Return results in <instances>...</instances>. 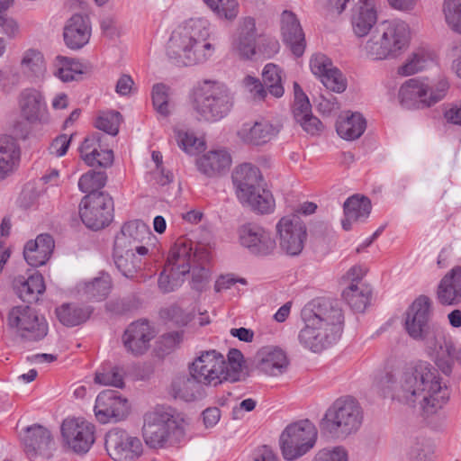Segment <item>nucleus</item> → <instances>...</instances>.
Returning <instances> with one entry per match:
<instances>
[{"mask_svg": "<svg viewBox=\"0 0 461 461\" xmlns=\"http://www.w3.org/2000/svg\"><path fill=\"white\" fill-rule=\"evenodd\" d=\"M65 443L77 454H86L95 442V426L79 419H66L61 425Z\"/></svg>", "mask_w": 461, "mask_h": 461, "instance_id": "19", "label": "nucleus"}, {"mask_svg": "<svg viewBox=\"0 0 461 461\" xmlns=\"http://www.w3.org/2000/svg\"><path fill=\"white\" fill-rule=\"evenodd\" d=\"M293 113L295 121L312 114V105L307 96L294 100Z\"/></svg>", "mask_w": 461, "mask_h": 461, "instance_id": "62", "label": "nucleus"}, {"mask_svg": "<svg viewBox=\"0 0 461 461\" xmlns=\"http://www.w3.org/2000/svg\"><path fill=\"white\" fill-rule=\"evenodd\" d=\"M376 12L372 6H357L353 12L351 23L355 34L366 36L376 23Z\"/></svg>", "mask_w": 461, "mask_h": 461, "instance_id": "40", "label": "nucleus"}, {"mask_svg": "<svg viewBox=\"0 0 461 461\" xmlns=\"http://www.w3.org/2000/svg\"><path fill=\"white\" fill-rule=\"evenodd\" d=\"M231 178L238 199H248V194L260 185L261 174L257 167L243 163L235 167Z\"/></svg>", "mask_w": 461, "mask_h": 461, "instance_id": "29", "label": "nucleus"}, {"mask_svg": "<svg viewBox=\"0 0 461 461\" xmlns=\"http://www.w3.org/2000/svg\"><path fill=\"white\" fill-rule=\"evenodd\" d=\"M225 357L214 349L202 351L188 365V372L203 386H217L227 381Z\"/></svg>", "mask_w": 461, "mask_h": 461, "instance_id": "13", "label": "nucleus"}, {"mask_svg": "<svg viewBox=\"0 0 461 461\" xmlns=\"http://www.w3.org/2000/svg\"><path fill=\"white\" fill-rule=\"evenodd\" d=\"M304 327L298 334L300 344L312 352H321L337 340L342 330L343 314L330 299L317 298L302 310Z\"/></svg>", "mask_w": 461, "mask_h": 461, "instance_id": "2", "label": "nucleus"}, {"mask_svg": "<svg viewBox=\"0 0 461 461\" xmlns=\"http://www.w3.org/2000/svg\"><path fill=\"white\" fill-rule=\"evenodd\" d=\"M214 13L221 18L232 21L238 16L239 3L237 0H221Z\"/></svg>", "mask_w": 461, "mask_h": 461, "instance_id": "56", "label": "nucleus"}, {"mask_svg": "<svg viewBox=\"0 0 461 461\" xmlns=\"http://www.w3.org/2000/svg\"><path fill=\"white\" fill-rule=\"evenodd\" d=\"M282 70L273 63L265 66L262 72V80L267 91L275 97H281L285 89L282 84Z\"/></svg>", "mask_w": 461, "mask_h": 461, "instance_id": "43", "label": "nucleus"}, {"mask_svg": "<svg viewBox=\"0 0 461 461\" xmlns=\"http://www.w3.org/2000/svg\"><path fill=\"white\" fill-rule=\"evenodd\" d=\"M170 394L175 399L194 402L205 396L203 385L190 373L176 375L170 384Z\"/></svg>", "mask_w": 461, "mask_h": 461, "instance_id": "30", "label": "nucleus"}, {"mask_svg": "<svg viewBox=\"0 0 461 461\" xmlns=\"http://www.w3.org/2000/svg\"><path fill=\"white\" fill-rule=\"evenodd\" d=\"M0 29L1 32L10 39L15 38L19 33V25L17 22L6 15L5 12L0 13Z\"/></svg>", "mask_w": 461, "mask_h": 461, "instance_id": "60", "label": "nucleus"}, {"mask_svg": "<svg viewBox=\"0 0 461 461\" xmlns=\"http://www.w3.org/2000/svg\"><path fill=\"white\" fill-rule=\"evenodd\" d=\"M122 115L119 112H110L100 115L96 122L95 127L112 136H115L119 132Z\"/></svg>", "mask_w": 461, "mask_h": 461, "instance_id": "51", "label": "nucleus"}, {"mask_svg": "<svg viewBox=\"0 0 461 461\" xmlns=\"http://www.w3.org/2000/svg\"><path fill=\"white\" fill-rule=\"evenodd\" d=\"M313 461H348V453L343 447L323 448L316 454Z\"/></svg>", "mask_w": 461, "mask_h": 461, "instance_id": "55", "label": "nucleus"}, {"mask_svg": "<svg viewBox=\"0 0 461 461\" xmlns=\"http://www.w3.org/2000/svg\"><path fill=\"white\" fill-rule=\"evenodd\" d=\"M13 286L20 299L29 303L38 301V295L45 291L43 277L38 273L32 274L27 278L21 276L15 277Z\"/></svg>", "mask_w": 461, "mask_h": 461, "instance_id": "34", "label": "nucleus"}, {"mask_svg": "<svg viewBox=\"0 0 461 461\" xmlns=\"http://www.w3.org/2000/svg\"><path fill=\"white\" fill-rule=\"evenodd\" d=\"M443 11L449 27L461 33V0H445Z\"/></svg>", "mask_w": 461, "mask_h": 461, "instance_id": "49", "label": "nucleus"}, {"mask_svg": "<svg viewBox=\"0 0 461 461\" xmlns=\"http://www.w3.org/2000/svg\"><path fill=\"white\" fill-rule=\"evenodd\" d=\"M251 461H279L273 450L264 445L256 448L251 455Z\"/></svg>", "mask_w": 461, "mask_h": 461, "instance_id": "64", "label": "nucleus"}, {"mask_svg": "<svg viewBox=\"0 0 461 461\" xmlns=\"http://www.w3.org/2000/svg\"><path fill=\"white\" fill-rule=\"evenodd\" d=\"M436 342L438 345L429 356L436 366L419 360L398 374L386 372L378 381L384 396L410 407H419L427 416L436 413L448 402L450 392L438 370L450 375L455 362L461 365V345L456 348L447 333L436 337Z\"/></svg>", "mask_w": 461, "mask_h": 461, "instance_id": "1", "label": "nucleus"}, {"mask_svg": "<svg viewBox=\"0 0 461 461\" xmlns=\"http://www.w3.org/2000/svg\"><path fill=\"white\" fill-rule=\"evenodd\" d=\"M184 435L183 420L170 411L157 408L144 415L142 436L149 447H163L168 441H179Z\"/></svg>", "mask_w": 461, "mask_h": 461, "instance_id": "8", "label": "nucleus"}, {"mask_svg": "<svg viewBox=\"0 0 461 461\" xmlns=\"http://www.w3.org/2000/svg\"><path fill=\"white\" fill-rule=\"evenodd\" d=\"M209 25L204 18H190L178 25L167 41V57L184 66L205 61L214 50L206 41L210 34Z\"/></svg>", "mask_w": 461, "mask_h": 461, "instance_id": "3", "label": "nucleus"}, {"mask_svg": "<svg viewBox=\"0 0 461 461\" xmlns=\"http://www.w3.org/2000/svg\"><path fill=\"white\" fill-rule=\"evenodd\" d=\"M317 439V429L309 420L288 425L280 436L282 455L286 460H294L313 447Z\"/></svg>", "mask_w": 461, "mask_h": 461, "instance_id": "11", "label": "nucleus"}, {"mask_svg": "<svg viewBox=\"0 0 461 461\" xmlns=\"http://www.w3.org/2000/svg\"><path fill=\"white\" fill-rule=\"evenodd\" d=\"M92 313L89 307L63 303L56 309V316L64 326L75 327L86 321Z\"/></svg>", "mask_w": 461, "mask_h": 461, "instance_id": "38", "label": "nucleus"}, {"mask_svg": "<svg viewBox=\"0 0 461 461\" xmlns=\"http://www.w3.org/2000/svg\"><path fill=\"white\" fill-rule=\"evenodd\" d=\"M143 257L135 250L113 247V261L118 270L127 278H131L143 267Z\"/></svg>", "mask_w": 461, "mask_h": 461, "instance_id": "35", "label": "nucleus"}, {"mask_svg": "<svg viewBox=\"0 0 461 461\" xmlns=\"http://www.w3.org/2000/svg\"><path fill=\"white\" fill-rule=\"evenodd\" d=\"M276 229L280 249L288 256L300 255L307 239V229L301 219L295 214L284 216Z\"/></svg>", "mask_w": 461, "mask_h": 461, "instance_id": "15", "label": "nucleus"}, {"mask_svg": "<svg viewBox=\"0 0 461 461\" xmlns=\"http://www.w3.org/2000/svg\"><path fill=\"white\" fill-rule=\"evenodd\" d=\"M310 67L312 73L321 78L327 89L336 93H342L346 90V78L327 56L314 55L311 59Z\"/></svg>", "mask_w": 461, "mask_h": 461, "instance_id": "23", "label": "nucleus"}, {"mask_svg": "<svg viewBox=\"0 0 461 461\" xmlns=\"http://www.w3.org/2000/svg\"><path fill=\"white\" fill-rule=\"evenodd\" d=\"M177 143L179 147L189 154L199 151L203 147V142L197 139L194 134L182 131H176Z\"/></svg>", "mask_w": 461, "mask_h": 461, "instance_id": "53", "label": "nucleus"}, {"mask_svg": "<svg viewBox=\"0 0 461 461\" xmlns=\"http://www.w3.org/2000/svg\"><path fill=\"white\" fill-rule=\"evenodd\" d=\"M243 361L242 353L236 348H231L228 353L227 368L225 374L227 381L235 383L240 381L241 373V364Z\"/></svg>", "mask_w": 461, "mask_h": 461, "instance_id": "50", "label": "nucleus"}, {"mask_svg": "<svg viewBox=\"0 0 461 461\" xmlns=\"http://www.w3.org/2000/svg\"><path fill=\"white\" fill-rule=\"evenodd\" d=\"M104 445L114 461H134L142 454L140 439L120 429H111L106 434Z\"/></svg>", "mask_w": 461, "mask_h": 461, "instance_id": "17", "label": "nucleus"}, {"mask_svg": "<svg viewBox=\"0 0 461 461\" xmlns=\"http://www.w3.org/2000/svg\"><path fill=\"white\" fill-rule=\"evenodd\" d=\"M240 243L248 251L257 257L272 255L276 243L271 233L255 222H247L238 228Z\"/></svg>", "mask_w": 461, "mask_h": 461, "instance_id": "16", "label": "nucleus"}, {"mask_svg": "<svg viewBox=\"0 0 461 461\" xmlns=\"http://www.w3.org/2000/svg\"><path fill=\"white\" fill-rule=\"evenodd\" d=\"M230 164V155L225 150H212L196 159L198 170L208 177L221 175L229 169Z\"/></svg>", "mask_w": 461, "mask_h": 461, "instance_id": "31", "label": "nucleus"}, {"mask_svg": "<svg viewBox=\"0 0 461 461\" xmlns=\"http://www.w3.org/2000/svg\"><path fill=\"white\" fill-rule=\"evenodd\" d=\"M151 238L149 226L140 220H133L122 226L121 231L115 236L113 247L132 249L140 256H147L149 249L146 245Z\"/></svg>", "mask_w": 461, "mask_h": 461, "instance_id": "18", "label": "nucleus"}, {"mask_svg": "<svg viewBox=\"0 0 461 461\" xmlns=\"http://www.w3.org/2000/svg\"><path fill=\"white\" fill-rule=\"evenodd\" d=\"M20 106L23 116L30 122L41 121L46 112V103L41 93L33 88L22 92Z\"/></svg>", "mask_w": 461, "mask_h": 461, "instance_id": "33", "label": "nucleus"}, {"mask_svg": "<svg viewBox=\"0 0 461 461\" xmlns=\"http://www.w3.org/2000/svg\"><path fill=\"white\" fill-rule=\"evenodd\" d=\"M345 219L342 221V228L345 230L351 229L353 221H364L368 218L372 205L370 200L363 195L354 194L344 203Z\"/></svg>", "mask_w": 461, "mask_h": 461, "instance_id": "32", "label": "nucleus"}, {"mask_svg": "<svg viewBox=\"0 0 461 461\" xmlns=\"http://www.w3.org/2000/svg\"><path fill=\"white\" fill-rule=\"evenodd\" d=\"M278 132L277 126L260 118L243 123L238 131V136L244 143L259 146L270 141Z\"/></svg>", "mask_w": 461, "mask_h": 461, "instance_id": "25", "label": "nucleus"}, {"mask_svg": "<svg viewBox=\"0 0 461 461\" xmlns=\"http://www.w3.org/2000/svg\"><path fill=\"white\" fill-rule=\"evenodd\" d=\"M371 293V288L366 284H349L342 296L352 310L362 312L369 303Z\"/></svg>", "mask_w": 461, "mask_h": 461, "instance_id": "39", "label": "nucleus"}, {"mask_svg": "<svg viewBox=\"0 0 461 461\" xmlns=\"http://www.w3.org/2000/svg\"><path fill=\"white\" fill-rule=\"evenodd\" d=\"M95 382L96 384L112 385L118 388H122L124 385L122 371L117 366L104 370L103 372H96Z\"/></svg>", "mask_w": 461, "mask_h": 461, "instance_id": "52", "label": "nucleus"}, {"mask_svg": "<svg viewBox=\"0 0 461 461\" xmlns=\"http://www.w3.org/2000/svg\"><path fill=\"white\" fill-rule=\"evenodd\" d=\"M366 122L359 113H353L344 117L340 116L336 123L338 134L348 140L358 139L365 131Z\"/></svg>", "mask_w": 461, "mask_h": 461, "instance_id": "37", "label": "nucleus"}, {"mask_svg": "<svg viewBox=\"0 0 461 461\" xmlns=\"http://www.w3.org/2000/svg\"><path fill=\"white\" fill-rule=\"evenodd\" d=\"M434 446L426 438H416L408 453L409 461H433Z\"/></svg>", "mask_w": 461, "mask_h": 461, "instance_id": "47", "label": "nucleus"}, {"mask_svg": "<svg viewBox=\"0 0 461 461\" xmlns=\"http://www.w3.org/2000/svg\"><path fill=\"white\" fill-rule=\"evenodd\" d=\"M72 137L73 135L68 136L67 134H60L56 137L49 147L50 153L58 158L63 157L70 146Z\"/></svg>", "mask_w": 461, "mask_h": 461, "instance_id": "58", "label": "nucleus"}, {"mask_svg": "<svg viewBox=\"0 0 461 461\" xmlns=\"http://www.w3.org/2000/svg\"><path fill=\"white\" fill-rule=\"evenodd\" d=\"M129 409L127 399L122 397L119 392L104 390L97 395L94 411L97 420L105 424L123 420Z\"/></svg>", "mask_w": 461, "mask_h": 461, "instance_id": "20", "label": "nucleus"}, {"mask_svg": "<svg viewBox=\"0 0 461 461\" xmlns=\"http://www.w3.org/2000/svg\"><path fill=\"white\" fill-rule=\"evenodd\" d=\"M410 41L411 30L405 22L385 21L375 27L365 50L374 59L396 58L408 48Z\"/></svg>", "mask_w": 461, "mask_h": 461, "instance_id": "4", "label": "nucleus"}, {"mask_svg": "<svg viewBox=\"0 0 461 461\" xmlns=\"http://www.w3.org/2000/svg\"><path fill=\"white\" fill-rule=\"evenodd\" d=\"M233 105L229 89L216 81L205 80L194 91V109L200 119L216 122L225 117Z\"/></svg>", "mask_w": 461, "mask_h": 461, "instance_id": "9", "label": "nucleus"}, {"mask_svg": "<svg viewBox=\"0 0 461 461\" xmlns=\"http://www.w3.org/2000/svg\"><path fill=\"white\" fill-rule=\"evenodd\" d=\"M209 282V271L204 267L196 264L192 267L191 286L197 292H202Z\"/></svg>", "mask_w": 461, "mask_h": 461, "instance_id": "57", "label": "nucleus"}, {"mask_svg": "<svg viewBox=\"0 0 461 461\" xmlns=\"http://www.w3.org/2000/svg\"><path fill=\"white\" fill-rule=\"evenodd\" d=\"M192 240L180 238L170 249L166 265L158 277L159 289L167 294L181 285L182 276L190 273L193 266L204 255L203 250L194 249Z\"/></svg>", "mask_w": 461, "mask_h": 461, "instance_id": "6", "label": "nucleus"}, {"mask_svg": "<svg viewBox=\"0 0 461 461\" xmlns=\"http://www.w3.org/2000/svg\"><path fill=\"white\" fill-rule=\"evenodd\" d=\"M92 35V23L87 14H75L65 23L63 39L66 46L77 50L86 46Z\"/></svg>", "mask_w": 461, "mask_h": 461, "instance_id": "22", "label": "nucleus"}, {"mask_svg": "<svg viewBox=\"0 0 461 461\" xmlns=\"http://www.w3.org/2000/svg\"><path fill=\"white\" fill-rule=\"evenodd\" d=\"M446 79L439 80L433 87L417 78L407 80L400 88L398 98L406 109H424L444 98L448 89Z\"/></svg>", "mask_w": 461, "mask_h": 461, "instance_id": "10", "label": "nucleus"}, {"mask_svg": "<svg viewBox=\"0 0 461 461\" xmlns=\"http://www.w3.org/2000/svg\"><path fill=\"white\" fill-rule=\"evenodd\" d=\"M286 353L278 347H264L257 354V367L270 376L285 374L289 366Z\"/></svg>", "mask_w": 461, "mask_h": 461, "instance_id": "26", "label": "nucleus"}, {"mask_svg": "<svg viewBox=\"0 0 461 461\" xmlns=\"http://www.w3.org/2000/svg\"><path fill=\"white\" fill-rule=\"evenodd\" d=\"M153 107L163 117L169 115V86L163 83L155 84L151 91Z\"/></svg>", "mask_w": 461, "mask_h": 461, "instance_id": "46", "label": "nucleus"}, {"mask_svg": "<svg viewBox=\"0 0 461 461\" xmlns=\"http://www.w3.org/2000/svg\"><path fill=\"white\" fill-rule=\"evenodd\" d=\"M103 134L95 132L82 142L79 148L80 157L88 167H94L96 164L95 156L98 155V149L103 147Z\"/></svg>", "mask_w": 461, "mask_h": 461, "instance_id": "45", "label": "nucleus"}, {"mask_svg": "<svg viewBox=\"0 0 461 461\" xmlns=\"http://www.w3.org/2000/svg\"><path fill=\"white\" fill-rule=\"evenodd\" d=\"M110 289L111 278L104 274L86 285V294L97 301L104 299L110 293Z\"/></svg>", "mask_w": 461, "mask_h": 461, "instance_id": "48", "label": "nucleus"}, {"mask_svg": "<svg viewBox=\"0 0 461 461\" xmlns=\"http://www.w3.org/2000/svg\"><path fill=\"white\" fill-rule=\"evenodd\" d=\"M107 182V175L104 171L89 170L81 176L78 181V188L81 192L91 194H100L101 190Z\"/></svg>", "mask_w": 461, "mask_h": 461, "instance_id": "44", "label": "nucleus"}, {"mask_svg": "<svg viewBox=\"0 0 461 461\" xmlns=\"http://www.w3.org/2000/svg\"><path fill=\"white\" fill-rule=\"evenodd\" d=\"M21 69L28 77H41L45 71L44 58L41 51L29 49L23 54Z\"/></svg>", "mask_w": 461, "mask_h": 461, "instance_id": "42", "label": "nucleus"}, {"mask_svg": "<svg viewBox=\"0 0 461 461\" xmlns=\"http://www.w3.org/2000/svg\"><path fill=\"white\" fill-rule=\"evenodd\" d=\"M7 325L10 329H16L22 339L30 341L43 339L49 331L46 319L28 305L13 307L7 314Z\"/></svg>", "mask_w": 461, "mask_h": 461, "instance_id": "12", "label": "nucleus"}, {"mask_svg": "<svg viewBox=\"0 0 461 461\" xmlns=\"http://www.w3.org/2000/svg\"><path fill=\"white\" fill-rule=\"evenodd\" d=\"M240 201L261 214L269 213L275 208V199L271 192L260 185L248 194V199H240Z\"/></svg>", "mask_w": 461, "mask_h": 461, "instance_id": "41", "label": "nucleus"}, {"mask_svg": "<svg viewBox=\"0 0 461 461\" xmlns=\"http://www.w3.org/2000/svg\"><path fill=\"white\" fill-rule=\"evenodd\" d=\"M432 302L426 295H420L405 312L404 329L414 340L423 341L428 356L437 347L436 337L446 332L431 321Z\"/></svg>", "mask_w": 461, "mask_h": 461, "instance_id": "7", "label": "nucleus"}, {"mask_svg": "<svg viewBox=\"0 0 461 461\" xmlns=\"http://www.w3.org/2000/svg\"><path fill=\"white\" fill-rule=\"evenodd\" d=\"M281 33L284 42L296 57L303 56L306 42L304 33L296 15L289 10L281 14Z\"/></svg>", "mask_w": 461, "mask_h": 461, "instance_id": "24", "label": "nucleus"}, {"mask_svg": "<svg viewBox=\"0 0 461 461\" xmlns=\"http://www.w3.org/2000/svg\"><path fill=\"white\" fill-rule=\"evenodd\" d=\"M363 422V410L351 396L335 400L320 421L321 430L335 438H345L356 433Z\"/></svg>", "mask_w": 461, "mask_h": 461, "instance_id": "5", "label": "nucleus"}, {"mask_svg": "<svg viewBox=\"0 0 461 461\" xmlns=\"http://www.w3.org/2000/svg\"><path fill=\"white\" fill-rule=\"evenodd\" d=\"M437 299L445 306L461 303V267H454L439 281L437 287Z\"/></svg>", "mask_w": 461, "mask_h": 461, "instance_id": "28", "label": "nucleus"}, {"mask_svg": "<svg viewBox=\"0 0 461 461\" xmlns=\"http://www.w3.org/2000/svg\"><path fill=\"white\" fill-rule=\"evenodd\" d=\"M23 443L28 453H34L50 458L53 455L54 441L48 429L34 424L25 429Z\"/></svg>", "mask_w": 461, "mask_h": 461, "instance_id": "27", "label": "nucleus"}, {"mask_svg": "<svg viewBox=\"0 0 461 461\" xmlns=\"http://www.w3.org/2000/svg\"><path fill=\"white\" fill-rule=\"evenodd\" d=\"M155 337L156 330L149 321L138 320L128 325L122 340L128 353L140 357L148 352Z\"/></svg>", "mask_w": 461, "mask_h": 461, "instance_id": "21", "label": "nucleus"}, {"mask_svg": "<svg viewBox=\"0 0 461 461\" xmlns=\"http://www.w3.org/2000/svg\"><path fill=\"white\" fill-rule=\"evenodd\" d=\"M20 158V149L16 140L8 135H0V179L11 172Z\"/></svg>", "mask_w": 461, "mask_h": 461, "instance_id": "36", "label": "nucleus"}, {"mask_svg": "<svg viewBox=\"0 0 461 461\" xmlns=\"http://www.w3.org/2000/svg\"><path fill=\"white\" fill-rule=\"evenodd\" d=\"M31 249H29V241L25 244L24 246V249H23V257H24V259L26 260V262L33 267H40V266H42L44 265L50 258V255H44L45 254V251H43V249L41 250V249H40V247H32V248H30Z\"/></svg>", "mask_w": 461, "mask_h": 461, "instance_id": "54", "label": "nucleus"}, {"mask_svg": "<svg viewBox=\"0 0 461 461\" xmlns=\"http://www.w3.org/2000/svg\"><path fill=\"white\" fill-rule=\"evenodd\" d=\"M426 60L417 54L407 60L405 64L399 67L398 73L402 76H410L423 69Z\"/></svg>", "mask_w": 461, "mask_h": 461, "instance_id": "59", "label": "nucleus"}, {"mask_svg": "<svg viewBox=\"0 0 461 461\" xmlns=\"http://www.w3.org/2000/svg\"><path fill=\"white\" fill-rule=\"evenodd\" d=\"M234 46L240 57L249 59L255 54L256 41L238 37Z\"/></svg>", "mask_w": 461, "mask_h": 461, "instance_id": "61", "label": "nucleus"}, {"mask_svg": "<svg viewBox=\"0 0 461 461\" xmlns=\"http://www.w3.org/2000/svg\"><path fill=\"white\" fill-rule=\"evenodd\" d=\"M79 214L87 228L101 230L113 220V198L106 193L86 194L80 203Z\"/></svg>", "mask_w": 461, "mask_h": 461, "instance_id": "14", "label": "nucleus"}, {"mask_svg": "<svg viewBox=\"0 0 461 461\" xmlns=\"http://www.w3.org/2000/svg\"><path fill=\"white\" fill-rule=\"evenodd\" d=\"M251 461H279L273 450L264 445L256 448L251 455Z\"/></svg>", "mask_w": 461, "mask_h": 461, "instance_id": "63", "label": "nucleus"}]
</instances>
